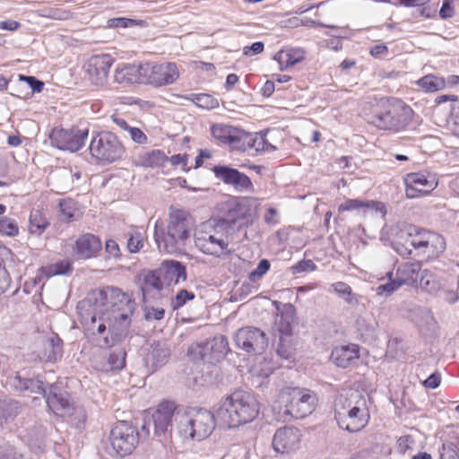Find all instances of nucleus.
<instances>
[{
    "instance_id": "nucleus-52",
    "label": "nucleus",
    "mask_w": 459,
    "mask_h": 459,
    "mask_svg": "<svg viewBox=\"0 0 459 459\" xmlns=\"http://www.w3.org/2000/svg\"><path fill=\"white\" fill-rule=\"evenodd\" d=\"M271 268V262L266 259H261L256 267L248 273V280L252 282H255L265 275Z\"/></svg>"
},
{
    "instance_id": "nucleus-25",
    "label": "nucleus",
    "mask_w": 459,
    "mask_h": 459,
    "mask_svg": "<svg viewBox=\"0 0 459 459\" xmlns=\"http://www.w3.org/2000/svg\"><path fill=\"white\" fill-rule=\"evenodd\" d=\"M114 79L119 84H146L144 63L118 65L115 70Z\"/></svg>"
},
{
    "instance_id": "nucleus-45",
    "label": "nucleus",
    "mask_w": 459,
    "mask_h": 459,
    "mask_svg": "<svg viewBox=\"0 0 459 459\" xmlns=\"http://www.w3.org/2000/svg\"><path fill=\"white\" fill-rule=\"evenodd\" d=\"M48 385L43 376L31 374L30 381L26 386L25 392L40 394L42 397L46 395L48 391Z\"/></svg>"
},
{
    "instance_id": "nucleus-10",
    "label": "nucleus",
    "mask_w": 459,
    "mask_h": 459,
    "mask_svg": "<svg viewBox=\"0 0 459 459\" xmlns=\"http://www.w3.org/2000/svg\"><path fill=\"white\" fill-rule=\"evenodd\" d=\"M250 216V207L239 198H235L227 202L222 214L214 219L216 229H221L227 234L235 230L240 232L247 228Z\"/></svg>"
},
{
    "instance_id": "nucleus-40",
    "label": "nucleus",
    "mask_w": 459,
    "mask_h": 459,
    "mask_svg": "<svg viewBox=\"0 0 459 459\" xmlns=\"http://www.w3.org/2000/svg\"><path fill=\"white\" fill-rule=\"evenodd\" d=\"M168 160L161 150H152L141 157V165L144 168H160Z\"/></svg>"
},
{
    "instance_id": "nucleus-12",
    "label": "nucleus",
    "mask_w": 459,
    "mask_h": 459,
    "mask_svg": "<svg viewBox=\"0 0 459 459\" xmlns=\"http://www.w3.org/2000/svg\"><path fill=\"white\" fill-rule=\"evenodd\" d=\"M281 398L285 402L282 413L292 419H304L315 410L317 399L308 389L295 387L288 394H283Z\"/></svg>"
},
{
    "instance_id": "nucleus-55",
    "label": "nucleus",
    "mask_w": 459,
    "mask_h": 459,
    "mask_svg": "<svg viewBox=\"0 0 459 459\" xmlns=\"http://www.w3.org/2000/svg\"><path fill=\"white\" fill-rule=\"evenodd\" d=\"M439 458L440 459H459V447L457 444L450 442L448 444H443L439 448Z\"/></svg>"
},
{
    "instance_id": "nucleus-43",
    "label": "nucleus",
    "mask_w": 459,
    "mask_h": 459,
    "mask_svg": "<svg viewBox=\"0 0 459 459\" xmlns=\"http://www.w3.org/2000/svg\"><path fill=\"white\" fill-rule=\"evenodd\" d=\"M31 374L26 370L18 371L14 376L8 377L10 387L19 393H24Z\"/></svg>"
},
{
    "instance_id": "nucleus-7",
    "label": "nucleus",
    "mask_w": 459,
    "mask_h": 459,
    "mask_svg": "<svg viewBox=\"0 0 459 459\" xmlns=\"http://www.w3.org/2000/svg\"><path fill=\"white\" fill-rule=\"evenodd\" d=\"M216 425V408L213 412L205 408H192L182 417L178 431L183 439L201 441L212 433Z\"/></svg>"
},
{
    "instance_id": "nucleus-32",
    "label": "nucleus",
    "mask_w": 459,
    "mask_h": 459,
    "mask_svg": "<svg viewBox=\"0 0 459 459\" xmlns=\"http://www.w3.org/2000/svg\"><path fill=\"white\" fill-rule=\"evenodd\" d=\"M273 58L278 62L280 70L284 71L302 62L305 59V51L299 48L281 50Z\"/></svg>"
},
{
    "instance_id": "nucleus-59",
    "label": "nucleus",
    "mask_w": 459,
    "mask_h": 459,
    "mask_svg": "<svg viewBox=\"0 0 459 459\" xmlns=\"http://www.w3.org/2000/svg\"><path fill=\"white\" fill-rule=\"evenodd\" d=\"M392 248L402 257H413V250L407 244V238L405 242L393 241L391 244Z\"/></svg>"
},
{
    "instance_id": "nucleus-42",
    "label": "nucleus",
    "mask_w": 459,
    "mask_h": 459,
    "mask_svg": "<svg viewBox=\"0 0 459 459\" xmlns=\"http://www.w3.org/2000/svg\"><path fill=\"white\" fill-rule=\"evenodd\" d=\"M292 337L279 336V342L276 348V354L282 359H294L296 349L291 342Z\"/></svg>"
},
{
    "instance_id": "nucleus-24",
    "label": "nucleus",
    "mask_w": 459,
    "mask_h": 459,
    "mask_svg": "<svg viewBox=\"0 0 459 459\" xmlns=\"http://www.w3.org/2000/svg\"><path fill=\"white\" fill-rule=\"evenodd\" d=\"M277 310V317L274 323V328L279 336L292 337L293 325L296 320V307L291 303L281 304L280 301H273Z\"/></svg>"
},
{
    "instance_id": "nucleus-14",
    "label": "nucleus",
    "mask_w": 459,
    "mask_h": 459,
    "mask_svg": "<svg viewBox=\"0 0 459 459\" xmlns=\"http://www.w3.org/2000/svg\"><path fill=\"white\" fill-rule=\"evenodd\" d=\"M234 341L238 348L254 355L264 353L269 343L267 334L255 326L239 328L234 335Z\"/></svg>"
},
{
    "instance_id": "nucleus-18",
    "label": "nucleus",
    "mask_w": 459,
    "mask_h": 459,
    "mask_svg": "<svg viewBox=\"0 0 459 459\" xmlns=\"http://www.w3.org/2000/svg\"><path fill=\"white\" fill-rule=\"evenodd\" d=\"M178 76V69L174 63H144L146 83L156 87L168 85L173 83Z\"/></svg>"
},
{
    "instance_id": "nucleus-26",
    "label": "nucleus",
    "mask_w": 459,
    "mask_h": 459,
    "mask_svg": "<svg viewBox=\"0 0 459 459\" xmlns=\"http://www.w3.org/2000/svg\"><path fill=\"white\" fill-rule=\"evenodd\" d=\"M158 268L166 287H169L171 284L177 285L187 279L186 266L181 261L167 259Z\"/></svg>"
},
{
    "instance_id": "nucleus-1",
    "label": "nucleus",
    "mask_w": 459,
    "mask_h": 459,
    "mask_svg": "<svg viewBox=\"0 0 459 459\" xmlns=\"http://www.w3.org/2000/svg\"><path fill=\"white\" fill-rule=\"evenodd\" d=\"M134 302L117 287L91 290L77 308L88 330L102 336L101 347L111 348L127 336Z\"/></svg>"
},
{
    "instance_id": "nucleus-21",
    "label": "nucleus",
    "mask_w": 459,
    "mask_h": 459,
    "mask_svg": "<svg viewBox=\"0 0 459 459\" xmlns=\"http://www.w3.org/2000/svg\"><path fill=\"white\" fill-rule=\"evenodd\" d=\"M300 437L301 434L299 429L285 426L275 431L272 446L276 453L289 454L299 449Z\"/></svg>"
},
{
    "instance_id": "nucleus-29",
    "label": "nucleus",
    "mask_w": 459,
    "mask_h": 459,
    "mask_svg": "<svg viewBox=\"0 0 459 459\" xmlns=\"http://www.w3.org/2000/svg\"><path fill=\"white\" fill-rule=\"evenodd\" d=\"M170 356V349L165 342H154L152 344V352L145 359V366L150 374L156 372L165 365Z\"/></svg>"
},
{
    "instance_id": "nucleus-46",
    "label": "nucleus",
    "mask_w": 459,
    "mask_h": 459,
    "mask_svg": "<svg viewBox=\"0 0 459 459\" xmlns=\"http://www.w3.org/2000/svg\"><path fill=\"white\" fill-rule=\"evenodd\" d=\"M269 132L270 129H264L254 133V137L255 139V145H254V149L256 152H273L277 149L276 146L272 144L267 139Z\"/></svg>"
},
{
    "instance_id": "nucleus-41",
    "label": "nucleus",
    "mask_w": 459,
    "mask_h": 459,
    "mask_svg": "<svg viewBox=\"0 0 459 459\" xmlns=\"http://www.w3.org/2000/svg\"><path fill=\"white\" fill-rule=\"evenodd\" d=\"M237 134V139L232 142L231 148L240 152H247V150L254 149L255 145V139L254 133L247 132L241 128H238Z\"/></svg>"
},
{
    "instance_id": "nucleus-49",
    "label": "nucleus",
    "mask_w": 459,
    "mask_h": 459,
    "mask_svg": "<svg viewBox=\"0 0 459 459\" xmlns=\"http://www.w3.org/2000/svg\"><path fill=\"white\" fill-rule=\"evenodd\" d=\"M195 298V295L193 291L181 289L171 299L170 306L173 310H178L183 307L187 301L193 300Z\"/></svg>"
},
{
    "instance_id": "nucleus-38",
    "label": "nucleus",
    "mask_w": 459,
    "mask_h": 459,
    "mask_svg": "<svg viewBox=\"0 0 459 459\" xmlns=\"http://www.w3.org/2000/svg\"><path fill=\"white\" fill-rule=\"evenodd\" d=\"M58 212L61 216V220L66 223H70L78 219V203L73 198L67 197L59 199Z\"/></svg>"
},
{
    "instance_id": "nucleus-23",
    "label": "nucleus",
    "mask_w": 459,
    "mask_h": 459,
    "mask_svg": "<svg viewBox=\"0 0 459 459\" xmlns=\"http://www.w3.org/2000/svg\"><path fill=\"white\" fill-rule=\"evenodd\" d=\"M102 250V242L99 236L92 233L80 235L73 247V252L80 260L95 258Z\"/></svg>"
},
{
    "instance_id": "nucleus-9",
    "label": "nucleus",
    "mask_w": 459,
    "mask_h": 459,
    "mask_svg": "<svg viewBox=\"0 0 459 459\" xmlns=\"http://www.w3.org/2000/svg\"><path fill=\"white\" fill-rule=\"evenodd\" d=\"M89 150L92 158L108 164L121 159L125 153L117 135L108 131L93 132Z\"/></svg>"
},
{
    "instance_id": "nucleus-28",
    "label": "nucleus",
    "mask_w": 459,
    "mask_h": 459,
    "mask_svg": "<svg viewBox=\"0 0 459 459\" xmlns=\"http://www.w3.org/2000/svg\"><path fill=\"white\" fill-rule=\"evenodd\" d=\"M360 347L355 343H348L334 347L330 359L339 368H347L359 358Z\"/></svg>"
},
{
    "instance_id": "nucleus-8",
    "label": "nucleus",
    "mask_w": 459,
    "mask_h": 459,
    "mask_svg": "<svg viewBox=\"0 0 459 459\" xmlns=\"http://www.w3.org/2000/svg\"><path fill=\"white\" fill-rule=\"evenodd\" d=\"M407 244L413 250V258H420V261L438 258L446 247V239L442 235L416 227L408 234Z\"/></svg>"
},
{
    "instance_id": "nucleus-5",
    "label": "nucleus",
    "mask_w": 459,
    "mask_h": 459,
    "mask_svg": "<svg viewBox=\"0 0 459 459\" xmlns=\"http://www.w3.org/2000/svg\"><path fill=\"white\" fill-rule=\"evenodd\" d=\"M190 237L188 213L182 209H175L169 212L167 229L154 226V240L160 252L176 254L181 252Z\"/></svg>"
},
{
    "instance_id": "nucleus-56",
    "label": "nucleus",
    "mask_w": 459,
    "mask_h": 459,
    "mask_svg": "<svg viewBox=\"0 0 459 459\" xmlns=\"http://www.w3.org/2000/svg\"><path fill=\"white\" fill-rule=\"evenodd\" d=\"M164 316L165 309L162 307L146 306L143 308V317L146 321H160Z\"/></svg>"
},
{
    "instance_id": "nucleus-27",
    "label": "nucleus",
    "mask_w": 459,
    "mask_h": 459,
    "mask_svg": "<svg viewBox=\"0 0 459 459\" xmlns=\"http://www.w3.org/2000/svg\"><path fill=\"white\" fill-rule=\"evenodd\" d=\"M126 351L123 347L110 350L100 360L96 361L95 368L105 373L120 371L126 366Z\"/></svg>"
},
{
    "instance_id": "nucleus-44",
    "label": "nucleus",
    "mask_w": 459,
    "mask_h": 459,
    "mask_svg": "<svg viewBox=\"0 0 459 459\" xmlns=\"http://www.w3.org/2000/svg\"><path fill=\"white\" fill-rule=\"evenodd\" d=\"M334 292L350 305H358L359 300L354 297L351 287L343 281H336L332 284Z\"/></svg>"
},
{
    "instance_id": "nucleus-60",
    "label": "nucleus",
    "mask_w": 459,
    "mask_h": 459,
    "mask_svg": "<svg viewBox=\"0 0 459 459\" xmlns=\"http://www.w3.org/2000/svg\"><path fill=\"white\" fill-rule=\"evenodd\" d=\"M134 23L133 19L126 17L111 18L107 22L108 28H131Z\"/></svg>"
},
{
    "instance_id": "nucleus-54",
    "label": "nucleus",
    "mask_w": 459,
    "mask_h": 459,
    "mask_svg": "<svg viewBox=\"0 0 459 459\" xmlns=\"http://www.w3.org/2000/svg\"><path fill=\"white\" fill-rule=\"evenodd\" d=\"M367 200H362L359 198L346 199L338 206V212H343L360 210L362 208H367Z\"/></svg>"
},
{
    "instance_id": "nucleus-35",
    "label": "nucleus",
    "mask_w": 459,
    "mask_h": 459,
    "mask_svg": "<svg viewBox=\"0 0 459 459\" xmlns=\"http://www.w3.org/2000/svg\"><path fill=\"white\" fill-rule=\"evenodd\" d=\"M47 278L57 275H70L74 271L73 263L69 259L58 260L56 263L41 266L39 270Z\"/></svg>"
},
{
    "instance_id": "nucleus-50",
    "label": "nucleus",
    "mask_w": 459,
    "mask_h": 459,
    "mask_svg": "<svg viewBox=\"0 0 459 459\" xmlns=\"http://www.w3.org/2000/svg\"><path fill=\"white\" fill-rule=\"evenodd\" d=\"M194 102L203 109H213L219 107V100L206 93L194 94Z\"/></svg>"
},
{
    "instance_id": "nucleus-37",
    "label": "nucleus",
    "mask_w": 459,
    "mask_h": 459,
    "mask_svg": "<svg viewBox=\"0 0 459 459\" xmlns=\"http://www.w3.org/2000/svg\"><path fill=\"white\" fill-rule=\"evenodd\" d=\"M415 83L427 93L437 92L446 87V79L433 74L422 76Z\"/></svg>"
},
{
    "instance_id": "nucleus-62",
    "label": "nucleus",
    "mask_w": 459,
    "mask_h": 459,
    "mask_svg": "<svg viewBox=\"0 0 459 459\" xmlns=\"http://www.w3.org/2000/svg\"><path fill=\"white\" fill-rule=\"evenodd\" d=\"M105 249L108 254V257L119 258L121 252L118 244L116 240L109 238L105 242Z\"/></svg>"
},
{
    "instance_id": "nucleus-16",
    "label": "nucleus",
    "mask_w": 459,
    "mask_h": 459,
    "mask_svg": "<svg viewBox=\"0 0 459 459\" xmlns=\"http://www.w3.org/2000/svg\"><path fill=\"white\" fill-rule=\"evenodd\" d=\"M211 170L216 179L227 186H230L238 193L254 192V185L251 178L244 172L233 168L230 165H214Z\"/></svg>"
},
{
    "instance_id": "nucleus-2",
    "label": "nucleus",
    "mask_w": 459,
    "mask_h": 459,
    "mask_svg": "<svg viewBox=\"0 0 459 459\" xmlns=\"http://www.w3.org/2000/svg\"><path fill=\"white\" fill-rule=\"evenodd\" d=\"M216 409L218 426L229 429L253 421L259 413L255 398L243 390H237L222 398Z\"/></svg>"
},
{
    "instance_id": "nucleus-47",
    "label": "nucleus",
    "mask_w": 459,
    "mask_h": 459,
    "mask_svg": "<svg viewBox=\"0 0 459 459\" xmlns=\"http://www.w3.org/2000/svg\"><path fill=\"white\" fill-rule=\"evenodd\" d=\"M393 273L389 272L387 273L386 276L388 277V281L385 283L380 284L377 287L376 292L378 296H389L393 294L394 291H396L402 284L399 282L397 278L392 277Z\"/></svg>"
},
{
    "instance_id": "nucleus-31",
    "label": "nucleus",
    "mask_w": 459,
    "mask_h": 459,
    "mask_svg": "<svg viewBox=\"0 0 459 459\" xmlns=\"http://www.w3.org/2000/svg\"><path fill=\"white\" fill-rule=\"evenodd\" d=\"M421 271V261L406 262L398 266L395 277L402 284L413 285Z\"/></svg>"
},
{
    "instance_id": "nucleus-63",
    "label": "nucleus",
    "mask_w": 459,
    "mask_h": 459,
    "mask_svg": "<svg viewBox=\"0 0 459 459\" xmlns=\"http://www.w3.org/2000/svg\"><path fill=\"white\" fill-rule=\"evenodd\" d=\"M453 0H443L439 10V16L443 20H447L455 15Z\"/></svg>"
},
{
    "instance_id": "nucleus-6",
    "label": "nucleus",
    "mask_w": 459,
    "mask_h": 459,
    "mask_svg": "<svg viewBox=\"0 0 459 459\" xmlns=\"http://www.w3.org/2000/svg\"><path fill=\"white\" fill-rule=\"evenodd\" d=\"M150 430L151 421L145 419L141 425L132 420L117 421L108 436L110 455L120 458L132 455L141 442L149 438Z\"/></svg>"
},
{
    "instance_id": "nucleus-51",
    "label": "nucleus",
    "mask_w": 459,
    "mask_h": 459,
    "mask_svg": "<svg viewBox=\"0 0 459 459\" xmlns=\"http://www.w3.org/2000/svg\"><path fill=\"white\" fill-rule=\"evenodd\" d=\"M447 126L454 135L459 137V100L455 104H450Z\"/></svg>"
},
{
    "instance_id": "nucleus-22",
    "label": "nucleus",
    "mask_w": 459,
    "mask_h": 459,
    "mask_svg": "<svg viewBox=\"0 0 459 459\" xmlns=\"http://www.w3.org/2000/svg\"><path fill=\"white\" fill-rule=\"evenodd\" d=\"M48 408L56 415L71 413L74 410L70 394L56 384H50L48 386L46 395H44Z\"/></svg>"
},
{
    "instance_id": "nucleus-64",
    "label": "nucleus",
    "mask_w": 459,
    "mask_h": 459,
    "mask_svg": "<svg viewBox=\"0 0 459 459\" xmlns=\"http://www.w3.org/2000/svg\"><path fill=\"white\" fill-rule=\"evenodd\" d=\"M441 374L438 371L431 373L425 380L422 381L423 386L429 389H436L440 385Z\"/></svg>"
},
{
    "instance_id": "nucleus-13",
    "label": "nucleus",
    "mask_w": 459,
    "mask_h": 459,
    "mask_svg": "<svg viewBox=\"0 0 459 459\" xmlns=\"http://www.w3.org/2000/svg\"><path fill=\"white\" fill-rule=\"evenodd\" d=\"M89 128L72 126L70 128L54 127L48 138L53 147L60 151L76 152L83 148L89 136Z\"/></svg>"
},
{
    "instance_id": "nucleus-11",
    "label": "nucleus",
    "mask_w": 459,
    "mask_h": 459,
    "mask_svg": "<svg viewBox=\"0 0 459 459\" xmlns=\"http://www.w3.org/2000/svg\"><path fill=\"white\" fill-rule=\"evenodd\" d=\"M213 222L212 230H197L195 232V247L204 254L216 257L231 255L232 251L228 248L230 234L216 229V221Z\"/></svg>"
},
{
    "instance_id": "nucleus-30",
    "label": "nucleus",
    "mask_w": 459,
    "mask_h": 459,
    "mask_svg": "<svg viewBox=\"0 0 459 459\" xmlns=\"http://www.w3.org/2000/svg\"><path fill=\"white\" fill-rule=\"evenodd\" d=\"M166 287L159 268L148 270L143 273L140 283V290L143 295V301L145 302L151 290L160 291Z\"/></svg>"
},
{
    "instance_id": "nucleus-34",
    "label": "nucleus",
    "mask_w": 459,
    "mask_h": 459,
    "mask_svg": "<svg viewBox=\"0 0 459 459\" xmlns=\"http://www.w3.org/2000/svg\"><path fill=\"white\" fill-rule=\"evenodd\" d=\"M63 340L57 333L48 338L43 350V359L47 362H56L63 357Z\"/></svg>"
},
{
    "instance_id": "nucleus-36",
    "label": "nucleus",
    "mask_w": 459,
    "mask_h": 459,
    "mask_svg": "<svg viewBox=\"0 0 459 459\" xmlns=\"http://www.w3.org/2000/svg\"><path fill=\"white\" fill-rule=\"evenodd\" d=\"M238 128L229 125L214 124L211 126L210 131L215 139L231 146L232 142L237 139L236 135L238 134Z\"/></svg>"
},
{
    "instance_id": "nucleus-4",
    "label": "nucleus",
    "mask_w": 459,
    "mask_h": 459,
    "mask_svg": "<svg viewBox=\"0 0 459 459\" xmlns=\"http://www.w3.org/2000/svg\"><path fill=\"white\" fill-rule=\"evenodd\" d=\"M334 419L342 430L357 433L368 424L369 410L365 395L358 390L342 394L335 403Z\"/></svg>"
},
{
    "instance_id": "nucleus-53",
    "label": "nucleus",
    "mask_w": 459,
    "mask_h": 459,
    "mask_svg": "<svg viewBox=\"0 0 459 459\" xmlns=\"http://www.w3.org/2000/svg\"><path fill=\"white\" fill-rule=\"evenodd\" d=\"M143 247V237L139 231H133L128 234L126 247L127 250L135 254L140 251V249Z\"/></svg>"
},
{
    "instance_id": "nucleus-20",
    "label": "nucleus",
    "mask_w": 459,
    "mask_h": 459,
    "mask_svg": "<svg viewBox=\"0 0 459 459\" xmlns=\"http://www.w3.org/2000/svg\"><path fill=\"white\" fill-rule=\"evenodd\" d=\"M113 64L114 58L109 54L94 55L88 59L84 69L94 85L102 86Z\"/></svg>"
},
{
    "instance_id": "nucleus-19",
    "label": "nucleus",
    "mask_w": 459,
    "mask_h": 459,
    "mask_svg": "<svg viewBox=\"0 0 459 459\" xmlns=\"http://www.w3.org/2000/svg\"><path fill=\"white\" fill-rule=\"evenodd\" d=\"M198 349L201 359L211 364L222 360L230 352L228 339L223 334L215 335L199 344Z\"/></svg>"
},
{
    "instance_id": "nucleus-58",
    "label": "nucleus",
    "mask_w": 459,
    "mask_h": 459,
    "mask_svg": "<svg viewBox=\"0 0 459 459\" xmlns=\"http://www.w3.org/2000/svg\"><path fill=\"white\" fill-rule=\"evenodd\" d=\"M19 78L21 81L27 82V84L34 93L41 92L44 88V82L36 78L35 76L19 74Z\"/></svg>"
},
{
    "instance_id": "nucleus-15",
    "label": "nucleus",
    "mask_w": 459,
    "mask_h": 459,
    "mask_svg": "<svg viewBox=\"0 0 459 459\" xmlns=\"http://www.w3.org/2000/svg\"><path fill=\"white\" fill-rule=\"evenodd\" d=\"M403 183L409 199L429 195L437 186L436 175L429 170L407 173L403 176Z\"/></svg>"
},
{
    "instance_id": "nucleus-17",
    "label": "nucleus",
    "mask_w": 459,
    "mask_h": 459,
    "mask_svg": "<svg viewBox=\"0 0 459 459\" xmlns=\"http://www.w3.org/2000/svg\"><path fill=\"white\" fill-rule=\"evenodd\" d=\"M176 410L177 405L174 402L164 400L157 406L152 420H149L151 426L153 425L154 436L161 442L171 437L173 417Z\"/></svg>"
},
{
    "instance_id": "nucleus-3",
    "label": "nucleus",
    "mask_w": 459,
    "mask_h": 459,
    "mask_svg": "<svg viewBox=\"0 0 459 459\" xmlns=\"http://www.w3.org/2000/svg\"><path fill=\"white\" fill-rule=\"evenodd\" d=\"M413 109L403 100L394 97L381 98L373 108L368 123L380 130L399 133L413 120Z\"/></svg>"
},
{
    "instance_id": "nucleus-48",
    "label": "nucleus",
    "mask_w": 459,
    "mask_h": 459,
    "mask_svg": "<svg viewBox=\"0 0 459 459\" xmlns=\"http://www.w3.org/2000/svg\"><path fill=\"white\" fill-rule=\"evenodd\" d=\"M0 234L7 237H16L19 234V226L14 219L7 216L0 217Z\"/></svg>"
},
{
    "instance_id": "nucleus-57",
    "label": "nucleus",
    "mask_w": 459,
    "mask_h": 459,
    "mask_svg": "<svg viewBox=\"0 0 459 459\" xmlns=\"http://www.w3.org/2000/svg\"><path fill=\"white\" fill-rule=\"evenodd\" d=\"M316 269V264L310 259H302L290 267L293 274L313 272Z\"/></svg>"
},
{
    "instance_id": "nucleus-39",
    "label": "nucleus",
    "mask_w": 459,
    "mask_h": 459,
    "mask_svg": "<svg viewBox=\"0 0 459 459\" xmlns=\"http://www.w3.org/2000/svg\"><path fill=\"white\" fill-rule=\"evenodd\" d=\"M50 225L48 220L39 210H34L29 217V230L30 234L41 235Z\"/></svg>"
},
{
    "instance_id": "nucleus-61",
    "label": "nucleus",
    "mask_w": 459,
    "mask_h": 459,
    "mask_svg": "<svg viewBox=\"0 0 459 459\" xmlns=\"http://www.w3.org/2000/svg\"><path fill=\"white\" fill-rule=\"evenodd\" d=\"M133 142L138 144H145L148 142V138L146 134L143 133L142 129L139 127L134 126H129V128L126 130Z\"/></svg>"
},
{
    "instance_id": "nucleus-33",
    "label": "nucleus",
    "mask_w": 459,
    "mask_h": 459,
    "mask_svg": "<svg viewBox=\"0 0 459 459\" xmlns=\"http://www.w3.org/2000/svg\"><path fill=\"white\" fill-rule=\"evenodd\" d=\"M445 285L446 279L444 277L434 273L429 269L421 271L420 287L424 291L437 296L439 291L444 290Z\"/></svg>"
}]
</instances>
